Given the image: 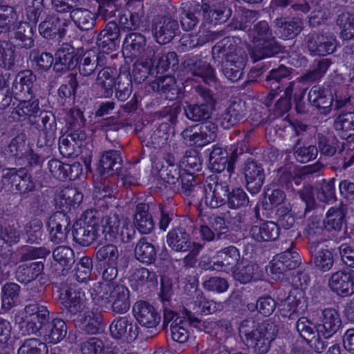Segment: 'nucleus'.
Here are the masks:
<instances>
[{
  "label": "nucleus",
  "instance_id": "obj_10",
  "mask_svg": "<svg viewBox=\"0 0 354 354\" xmlns=\"http://www.w3.org/2000/svg\"><path fill=\"white\" fill-rule=\"evenodd\" d=\"M186 317H177L170 326L171 335L174 341L184 343L189 337L187 326H193L201 328L203 326L202 321L192 312L185 310Z\"/></svg>",
  "mask_w": 354,
  "mask_h": 354
},
{
  "label": "nucleus",
  "instance_id": "obj_64",
  "mask_svg": "<svg viewBox=\"0 0 354 354\" xmlns=\"http://www.w3.org/2000/svg\"><path fill=\"white\" fill-rule=\"evenodd\" d=\"M18 354H47L46 344L37 338L26 339L17 351Z\"/></svg>",
  "mask_w": 354,
  "mask_h": 354
},
{
  "label": "nucleus",
  "instance_id": "obj_24",
  "mask_svg": "<svg viewBox=\"0 0 354 354\" xmlns=\"http://www.w3.org/2000/svg\"><path fill=\"white\" fill-rule=\"evenodd\" d=\"M284 47L274 37L258 41L252 49L250 56L254 62L274 57L283 51Z\"/></svg>",
  "mask_w": 354,
  "mask_h": 354
},
{
  "label": "nucleus",
  "instance_id": "obj_57",
  "mask_svg": "<svg viewBox=\"0 0 354 354\" xmlns=\"http://www.w3.org/2000/svg\"><path fill=\"white\" fill-rule=\"evenodd\" d=\"M53 259L63 267L64 270H69L75 262V253L68 246H57L53 251Z\"/></svg>",
  "mask_w": 354,
  "mask_h": 354
},
{
  "label": "nucleus",
  "instance_id": "obj_62",
  "mask_svg": "<svg viewBox=\"0 0 354 354\" xmlns=\"http://www.w3.org/2000/svg\"><path fill=\"white\" fill-rule=\"evenodd\" d=\"M17 18L14 7L0 4V35L10 32Z\"/></svg>",
  "mask_w": 354,
  "mask_h": 354
},
{
  "label": "nucleus",
  "instance_id": "obj_61",
  "mask_svg": "<svg viewBox=\"0 0 354 354\" xmlns=\"http://www.w3.org/2000/svg\"><path fill=\"white\" fill-rule=\"evenodd\" d=\"M83 297L84 294L80 290L73 287L61 289L59 294V300L63 306H67V305L86 306Z\"/></svg>",
  "mask_w": 354,
  "mask_h": 354
},
{
  "label": "nucleus",
  "instance_id": "obj_11",
  "mask_svg": "<svg viewBox=\"0 0 354 354\" xmlns=\"http://www.w3.org/2000/svg\"><path fill=\"white\" fill-rule=\"evenodd\" d=\"M243 171L247 189L252 194L259 193L266 177L262 164L254 159H248L245 162Z\"/></svg>",
  "mask_w": 354,
  "mask_h": 354
},
{
  "label": "nucleus",
  "instance_id": "obj_46",
  "mask_svg": "<svg viewBox=\"0 0 354 354\" xmlns=\"http://www.w3.org/2000/svg\"><path fill=\"white\" fill-rule=\"evenodd\" d=\"M33 35L31 25L28 22H20L15 30L13 41L19 48L30 49L34 45Z\"/></svg>",
  "mask_w": 354,
  "mask_h": 354
},
{
  "label": "nucleus",
  "instance_id": "obj_14",
  "mask_svg": "<svg viewBox=\"0 0 354 354\" xmlns=\"http://www.w3.org/2000/svg\"><path fill=\"white\" fill-rule=\"evenodd\" d=\"M133 314L136 321L143 327L156 328L160 322L161 316L148 301H138L133 306Z\"/></svg>",
  "mask_w": 354,
  "mask_h": 354
},
{
  "label": "nucleus",
  "instance_id": "obj_43",
  "mask_svg": "<svg viewBox=\"0 0 354 354\" xmlns=\"http://www.w3.org/2000/svg\"><path fill=\"white\" fill-rule=\"evenodd\" d=\"M146 38L140 32L129 33L124 41V49L130 53L131 56L139 57L145 52Z\"/></svg>",
  "mask_w": 354,
  "mask_h": 354
},
{
  "label": "nucleus",
  "instance_id": "obj_22",
  "mask_svg": "<svg viewBox=\"0 0 354 354\" xmlns=\"http://www.w3.org/2000/svg\"><path fill=\"white\" fill-rule=\"evenodd\" d=\"M308 249L311 254V261L317 269L322 272L331 269L334 263V255L331 250L322 248L318 241L309 242Z\"/></svg>",
  "mask_w": 354,
  "mask_h": 354
},
{
  "label": "nucleus",
  "instance_id": "obj_23",
  "mask_svg": "<svg viewBox=\"0 0 354 354\" xmlns=\"http://www.w3.org/2000/svg\"><path fill=\"white\" fill-rule=\"evenodd\" d=\"M293 68L280 64L277 68H272L266 77V86L270 88V91L268 95V99L271 101L283 88V81L289 78L293 73Z\"/></svg>",
  "mask_w": 354,
  "mask_h": 354
},
{
  "label": "nucleus",
  "instance_id": "obj_49",
  "mask_svg": "<svg viewBox=\"0 0 354 354\" xmlns=\"http://www.w3.org/2000/svg\"><path fill=\"white\" fill-rule=\"evenodd\" d=\"M29 59L34 64L36 71H48L55 63V58L50 53L40 52L38 49H33L30 52Z\"/></svg>",
  "mask_w": 354,
  "mask_h": 354
},
{
  "label": "nucleus",
  "instance_id": "obj_36",
  "mask_svg": "<svg viewBox=\"0 0 354 354\" xmlns=\"http://www.w3.org/2000/svg\"><path fill=\"white\" fill-rule=\"evenodd\" d=\"M44 270V264L41 261L24 263L17 267L15 277L19 282L28 284L35 281L42 274Z\"/></svg>",
  "mask_w": 354,
  "mask_h": 354
},
{
  "label": "nucleus",
  "instance_id": "obj_52",
  "mask_svg": "<svg viewBox=\"0 0 354 354\" xmlns=\"http://www.w3.org/2000/svg\"><path fill=\"white\" fill-rule=\"evenodd\" d=\"M116 97L120 101H125L132 91L131 75L129 72L120 73L114 85Z\"/></svg>",
  "mask_w": 354,
  "mask_h": 354
},
{
  "label": "nucleus",
  "instance_id": "obj_26",
  "mask_svg": "<svg viewBox=\"0 0 354 354\" xmlns=\"http://www.w3.org/2000/svg\"><path fill=\"white\" fill-rule=\"evenodd\" d=\"M156 206L148 203H140L136 207L133 225L141 234H149L154 229V222L149 210Z\"/></svg>",
  "mask_w": 354,
  "mask_h": 354
},
{
  "label": "nucleus",
  "instance_id": "obj_38",
  "mask_svg": "<svg viewBox=\"0 0 354 354\" xmlns=\"http://www.w3.org/2000/svg\"><path fill=\"white\" fill-rule=\"evenodd\" d=\"M333 127L341 138L347 140L354 136V111H342L335 119Z\"/></svg>",
  "mask_w": 354,
  "mask_h": 354
},
{
  "label": "nucleus",
  "instance_id": "obj_53",
  "mask_svg": "<svg viewBox=\"0 0 354 354\" xmlns=\"http://www.w3.org/2000/svg\"><path fill=\"white\" fill-rule=\"evenodd\" d=\"M181 185V192L187 196H196L203 192V188L198 185L193 173L190 171H184L182 173L180 179Z\"/></svg>",
  "mask_w": 354,
  "mask_h": 354
},
{
  "label": "nucleus",
  "instance_id": "obj_56",
  "mask_svg": "<svg viewBox=\"0 0 354 354\" xmlns=\"http://www.w3.org/2000/svg\"><path fill=\"white\" fill-rule=\"evenodd\" d=\"M119 256L118 247L112 243L95 248V259L101 264L118 263Z\"/></svg>",
  "mask_w": 354,
  "mask_h": 354
},
{
  "label": "nucleus",
  "instance_id": "obj_1",
  "mask_svg": "<svg viewBox=\"0 0 354 354\" xmlns=\"http://www.w3.org/2000/svg\"><path fill=\"white\" fill-rule=\"evenodd\" d=\"M279 332V326L272 320L262 323L253 319H246L241 322L239 333L245 337L247 344L252 346L257 354H266L270 349V343Z\"/></svg>",
  "mask_w": 354,
  "mask_h": 354
},
{
  "label": "nucleus",
  "instance_id": "obj_60",
  "mask_svg": "<svg viewBox=\"0 0 354 354\" xmlns=\"http://www.w3.org/2000/svg\"><path fill=\"white\" fill-rule=\"evenodd\" d=\"M19 292L20 286L17 283H6L1 290L2 308L6 310L12 308L19 298Z\"/></svg>",
  "mask_w": 354,
  "mask_h": 354
},
{
  "label": "nucleus",
  "instance_id": "obj_59",
  "mask_svg": "<svg viewBox=\"0 0 354 354\" xmlns=\"http://www.w3.org/2000/svg\"><path fill=\"white\" fill-rule=\"evenodd\" d=\"M296 328L300 336L307 342L316 338L317 335L321 334L319 324L315 325L312 322L304 317L298 319Z\"/></svg>",
  "mask_w": 354,
  "mask_h": 354
},
{
  "label": "nucleus",
  "instance_id": "obj_63",
  "mask_svg": "<svg viewBox=\"0 0 354 354\" xmlns=\"http://www.w3.org/2000/svg\"><path fill=\"white\" fill-rule=\"evenodd\" d=\"M336 22L344 39H354V13L342 12L338 15Z\"/></svg>",
  "mask_w": 354,
  "mask_h": 354
},
{
  "label": "nucleus",
  "instance_id": "obj_5",
  "mask_svg": "<svg viewBox=\"0 0 354 354\" xmlns=\"http://www.w3.org/2000/svg\"><path fill=\"white\" fill-rule=\"evenodd\" d=\"M101 297L111 303V310L117 314H124L130 308L129 291L123 285L105 283L101 286Z\"/></svg>",
  "mask_w": 354,
  "mask_h": 354
},
{
  "label": "nucleus",
  "instance_id": "obj_39",
  "mask_svg": "<svg viewBox=\"0 0 354 354\" xmlns=\"http://www.w3.org/2000/svg\"><path fill=\"white\" fill-rule=\"evenodd\" d=\"M67 326L66 322L60 318H54L44 326V338L49 343L57 344L66 335Z\"/></svg>",
  "mask_w": 354,
  "mask_h": 354
},
{
  "label": "nucleus",
  "instance_id": "obj_54",
  "mask_svg": "<svg viewBox=\"0 0 354 354\" xmlns=\"http://www.w3.org/2000/svg\"><path fill=\"white\" fill-rule=\"evenodd\" d=\"M25 11L30 22L36 24L46 15L44 0H24Z\"/></svg>",
  "mask_w": 354,
  "mask_h": 354
},
{
  "label": "nucleus",
  "instance_id": "obj_44",
  "mask_svg": "<svg viewBox=\"0 0 354 354\" xmlns=\"http://www.w3.org/2000/svg\"><path fill=\"white\" fill-rule=\"evenodd\" d=\"M286 199V194L283 190L274 185H270L264 189L262 207L266 210L271 209L283 204Z\"/></svg>",
  "mask_w": 354,
  "mask_h": 354
},
{
  "label": "nucleus",
  "instance_id": "obj_12",
  "mask_svg": "<svg viewBox=\"0 0 354 354\" xmlns=\"http://www.w3.org/2000/svg\"><path fill=\"white\" fill-rule=\"evenodd\" d=\"M80 55L71 45L59 48L55 54V63L53 66L56 73H64L73 71L78 65Z\"/></svg>",
  "mask_w": 354,
  "mask_h": 354
},
{
  "label": "nucleus",
  "instance_id": "obj_47",
  "mask_svg": "<svg viewBox=\"0 0 354 354\" xmlns=\"http://www.w3.org/2000/svg\"><path fill=\"white\" fill-rule=\"evenodd\" d=\"M116 71L112 68H102L97 76L96 84L103 91V95L109 97L113 95L115 84Z\"/></svg>",
  "mask_w": 354,
  "mask_h": 354
},
{
  "label": "nucleus",
  "instance_id": "obj_16",
  "mask_svg": "<svg viewBox=\"0 0 354 354\" xmlns=\"http://www.w3.org/2000/svg\"><path fill=\"white\" fill-rule=\"evenodd\" d=\"M66 133V137L62 136L59 138V151L65 157L77 156L81 152V148L87 143V134L85 131Z\"/></svg>",
  "mask_w": 354,
  "mask_h": 354
},
{
  "label": "nucleus",
  "instance_id": "obj_19",
  "mask_svg": "<svg viewBox=\"0 0 354 354\" xmlns=\"http://www.w3.org/2000/svg\"><path fill=\"white\" fill-rule=\"evenodd\" d=\"M203 19L214 25L225 22L232 15L231 7L225 2L210 5L208 1L202 0Z\"/></svg>",
  "mask_w": 354,
  "mask_h": 354
},
{
  "label": "nucleus",
  "instance_id": "obj_42",
  "mask_svg": "<svg viewBox=\"0 0 354 354\" xmlns=\"http://www.w3.org/2000/svg\"><path fill=\"white\" fill-rule=\"evenodd\" d=\"M183 110L186 118L192 122H203L209 119L213 111L200 102L191 103L187 101L185 102Z\"/></svg>",
  "mask_w": 354,
  "mask_h": 354
},
{
  "label": "nucleus",
  "instance_id": "obj_40",
  "mask_svg": "<svg viewBox=\"0 0 354 354\" xmlns=\"http://www.w3.org/2000/svg\"><path fill=\"white\" fill-rule=\"evenodd\" d=\"M219 260L214 261L218 270H227L233 268L239 262L240 254L239 250L234 246H228L217 252Z\"/></svg>",
  "mask_w": 354,
  "mask_h": 354
},
{
  "label": "nucleus",
  "instance_id": "obj_25",
  "mask_svg": "<svg viewBox=\"0 0 354 354\" xmlns=\"http://www.w3.org/2000/svg\"><path fill=\"white\" fill-rule=\"evenodd\" d=\"M245 102L241 100L232 102L223 113L219 115L218 120L223 129H229L241 122L245 115Z\"/></svg>",
  "mask_w": 354,
  "mask_h": 354
},
{
  "label": "nucleus",
  "instance_id": "obj_45",
  "mask_svg": "<svg viewBox=\"0 0 354 354\" xmlns=\"http://www.w3.org/2000/svg\"><path fill=\"white\" fill-rule=\"evenodd\" d=\"M0 66L7 71H17L15 45L7 41H0Z\"/></svg>",
  "mask_w": 354,
  "mask_h": 354
},
{
  "label": "nucleus",
  "instance_id": "obj_55",
  "mask_svg": "<svg viewBox=\"0 0 354 354\" xmlns=\"http://www.w3.org/2000/svg\"><path fill=\"white\" fill-rule=\"evenodd\" d=\"M233 277L241 283H247L259 278V266L257 264L248 263L239 266L233 271Z\"/></svg>",
  "mask_w": 354,
  "mask_h": 354
},
{
  "label": "nucleus",
  "instance_id": "obj_31",
  "mask_svg": "<svg viewBox=\"0 0 354 354\" xmlns=\"http://www.w3.org/2000/svg\"><path fill=\"white\" fill-rule=\"evenodd\" d=\"M279 232L278 225L273 221H265L260 225H252L250 230V236L259 243L277 240Z\"/></svg>",
  "mask_w": 354,
  "mask_h": 354
},
{
  "label": "nucleus",
  "instance_id": "obj_58",
  "mask_svg": "<svg viewBox=\"0 0 354 354\" xmlns=\"http://www.w3.org/2000/svg\"><path fill=\"white\" fill-rule=\"evenodd\" d=\"M277 217L276 225L284 230L292 228L296 221V215L292 211V205L288 203L286 205L279 207L275 213Z\"/></svg>",
  "mask_w": 354,
  "mask_h": 354
},
{
  "label": "nucleus",
  "instance_id": "obj_2",
  "mask_svg": "<svg viewBox=\"0 0 354 354\" xmlns=\"http://www.w3.org/2000/svg\"><path fill=\"white\" fill-rule=\"evenodd\" d=\"M212 56L214 62L246 66L248 55L245 50L236 44L234 37H225L216 43L212 48Z\"/></svg>",
  "mask_w": 354,
  "mask_h": 354
},
{
  "label": "nucleus",
  "instance_id": "obj_20",
  "mask_svg": "<svg viewBox=\"0 0 354 354\" xmlns=\"http://www.w3.org/2000/svg\"><path fill=\"white\" fill-rule=\"evenodd\" d=\"M36 80V75L31 70H22L18 72L10 88L14 99L26 97V94L32 98L34 94L32 87Z\"/></svg>",
  "mask_w": 354,
  "mask_h": 354
},
{
  "label": "nucleus",
  "instance_id": "obj_7",
  "mask_svg": "<svg viewBox=\"0 0 354 354\" xmlns=\"http://www.w3.org/2000/svg\"><path fill=\"white\" fill-rule=\"evenodd\" d=\"M140 328L130 316L117 317L109 326L111 336L116 340L134 341L138 336Z\"/></svg>",
  "mask_w": 354,
  "mask_h": 354
},
{
  "label": "nucleus",
  "instance_id": "obj_51",
  "mask_svg": "<svg viewBox=\"0 0 354 354\" xmlns=\"http://www.w3.org/2000/svg\"><path fill=\"white\" fill-rule=\"evenodd\" d=\"M156 59H157L156 65L157 73H162L169 71L174 73L178 68L179 60L176 53L174 51L158 53L155 58V62Z\"/></svg>",
  "mask_w": 354,
  "mask_h": 354
},
{
  "label": "nucleus",
  "instance_id": "obj_35",
  "mask_svg": "<svg viewBox=\"0 0 354 354\" xmlns=\"http://www.w3.org/2000/svg\"><path fill=\"white\" fill-rule=\"evenodd\" d=\"M333 64L330 58L322 57L313 60L311 68L300 77L304 83H314L321 80Z\"/></svg>",
  "mask_w": 354,
  "mask_h": 354
},
{
  "label": "nucleus",
  "instance_id": "obj_6",
  "mask_svg": "<svg viewBox=\"0 0 354 354\" xmlns=\"http://www.w3.org/2000/svg\"><path fill=\"white\" fill-rule=\"evenodd\" d=\"M4 172L3 183L10 185L12 189L19 192L20 195L25 196L35 190V183L25 167L8 168L4 169Z\"/></svg>",
  "mask_w": 354,
  "mask_h": 354
},
{
  "label": "nucleus",
  "instance_id": "obj_21",
  "mask_svg": "<svg viewBox=\"0 0 354 354\" xmlns=\"http://www.w3.org/2000/svg\"><path fill=\"white\" fill-rule=\"evenodd\" d=\"M149 89L157 92L162 97L170 101L176 100L181 94L180 88L171 75L160 76L149 84Z\"/></svg>",
  "mask_w": 354,
  "mask_h": 354
},
{
  "label": "nucleus",
  "instance_id": "obj_15",
  "mask_svg": "<svg viewBox=\"0 0 354 354\" xmlns=\"http://www.w3.org/2000/svg\"><path fill=\"white\" fill-rule=\"evenodd\" d=\"M39 25L40 35L46 39H53L56 36L62 38L66 32L69 21L56 15H47Z\"/></svg>",
  "mask_w": 354,
  "mask_h": 354
},
{
  "label": "nucleus",
  "instance_id": "obj_28",
  "mask_svg": "<svg viewBox=\"0 0 354 354\" xmlns=\"http://www.w3.org/2000/svg\"><path fill=\"white\" fill-rule=\"evenodd\" d=\"M274 26L281 37L286 39L297 37L304 28L302 19L297 17H277L274 20Z\"/></svg>",
  "mask_w": 354,
  "mask_h": 354
},
{
  "label": "nucleus",
  "instance_id": "obj_32",
  "mask_svg": "<svg viewBox=\"0 0 354 354\" xmlns=\"http://www.w3.org/2000/svg\"><path fill=\"white\" fill-rule=\"evenodd\" d=\"M322 324L319 330L325 339L330 337L341 327L342 320L338 312L334 308H325L322 312Z\"/></svg>",
  "mask_w": 354,
  "mask_h": 354
},
{
  "label": "nucleus",
  "instance_id": "obj_48",
  "mask_svg": "<svg viewBox=\"0 0 354 354\" xmlns=\"http://www.w3.org/2000/svg\"><path fill=\"white\" fill-rule=\"evenodd\" d=\"M346 212L342 207H330L324 218L325 230L338 232L345 223Z\"/></svg>",
  "mask_w": 354,
  "mask_h": 354
},
{
  "label": "nucleus",
  "instance_id": "obj_4",
  "mask_svg": "<svg viewBox=\"0 0 354 354\" xmlns=\"http://www.w3.org/2000/svg\"><path fill=\"white\" fill-rule=\"evenodd\" d=\"M151 30L157 43L165 45L170 43L180 34L178 21L168 15H158L152 21Z\"/></svg>",
  "mask_w": 354,
  "mask_h": 354
},
{
  "label": "nucleus",
  "instance_id": "obj_8",
  "mask_svg": "<svg viewBox=\"0 0 354 354\" xmlns=\"http://www.w3.org/2000/svg\"><path fill=\"white\" fill-rule=\"evenodd\" d=\"M306 48L312 56L324 57L336 50L337 40L333 36L320 32L310 33L306 38Z\"/></svg>",
  "mask_w": 354,
  "mask_h": 354
},
{
  "label": "nucleus",
  "instance_id": "obj_29",
  "mask_svg": "<svg viewBox=\"0 0 354 354\" xmlns=\"http://www.w3.org/2000/svg\"><path fill=\"white\" fill-rule=\"evenodd\" d=\"M122 221L117 214L97 217V227L100 235V242L103 240L111 241L119 234Z\"/></svg>",
  "mask_w": 354,
  "mask_h": 354
},
{
  "label": "nucleus",
  "instance_id": "obj_41",
  "mask_svg": "<svg viewBox=\"0 0 354 354\" xmlns=\"http://www.w3.org/2000/svg\"><path fill=\"white\" fill-rule=\"evenodd\" d=\"M135 258L142 263L149 265L156 260L157 254L155 246L142 237L134 248Z\"/></svg>",
  "mask_w": 354,
  "mask_h": 354
},
{
  "label": "nucleus",
  "instance_id": "obj_18",
  "mask_svg": "<svg viewBox=\"0 0 354 354\" xmlns=\"http://www.w3.org/2000/svg\"><path fill=\"white\" fill-rule=\"evenodd\" d=\"M308 99L320 114L328 115L331 111L333 95L330 89L314 86L308 93Z\"/></svg>",
  "mask_w": 354,
  "mask_h": 354
},
{
  "label": "nucleus",
  "instance_id": "obj_37",
  "mask_svg": "<svg viewBox=\"0 0 354 354\" xmlns=\"http://www.w3.org/2000/svg\"><path fill=\"white\" fill-rule=\"evenodd\" d=\"M71 20L82 31L93 29L96 24L97 15L86 8L77 6L71 11Z\"/></svg>",
  "mask_w": 354,
  "mask_h": 354
},
{
  "label": "nucleus",
  "instance_id": "obj_27",
  "mask_svg": "<svg viewBox=\"0 0 354 354\" xmlns=\"http://www.w3.org/2000/svg\"><path fill=\"white\" fill-rule=\"evenodd\" d=\"M122 160L118 151L110 150L104 152L100 159L97 171L100 176H112L121 171Z\"/></svg>",
  "mask_w": 354,
  "mask_h": 354
},
{
  "label": "nucleus",
  "instance_id": "obj_33",
  "mask_svg": "<svg viewBox=\"0 0 354 354\" xmlns=\"http://www.w3.org/2000/svg\"><path fill=\"white\" fill-rule=\"evenodd\" d=\"M28 304L24 307V315L27 318H32L39 322V325H46L50 321V310L46 302L42 299H27Z\"/></svg>",
  "mask_w": 354,
  "mask_h": 354
},
{
  "label": "nucleus",
  "instance_id": "obj_17",
  "mask_svg": "<svg viewBox=\"0 0 354 354\" xmlns=\"http://www.w3.org/2000/svg\"><path fill=\"white\" fill-rule=\"evenodd\" d=\"M204 188L206 192L205 203L212 208H217L225 204H227L230 193L227 183L214 181L213 183H207Z\"/></svg>",
  "mask_w": 354,
  "mask_h": 354
},
{
  "label": "nucleus",
  "instance_id": "obj_34",
  "mask_svg": "<svg viewBox=\"0 0 354 354\" xmlns=\"http://www.w3.org/2000/svg\"><path fill=\"white\" fill-rule=\"evenodd\" d=\"M167 243L176 252H186L192 245L189 234L181 226H174L167 233Z\"/></svg>",
  "mask_w": 354,
  "mask_h": 354
},
{
  "label": "nucleus",
  "instance_id": "obj_50",
  "mask_svg": "<svg viewBox=\"0 0 354 354\" xmlns=\"http://www.w3.org/2000/svg\"><path fill=\"white\" fill-rule=\"evenodd\" d=\"M229 165L228 153L221 147L214 146L209 154V168L216 173H221Z\"/></svg>",
  "mask_w": 354,
  "mask_h": 354
},
{
  "label": "nucleus",
  "instance_id": "obj_30",
  "mask_svg": "<svg viewBox=\"0 0 354 354\" xmlns=\"http://www.w3.org/2000/svg\"><path fill=\"white\" fill-rule=\"evenodd\" d=\"M203 17L202 0H192L187 9H184L180 14V24L185 31L193 30Z\"/></svg>",
  "mask_w": 354,
  "mask_h": 354
},
{
  "label": "nucleus",
  "instance_id": "obj_9",
  "mask_svg": "<svg viewBox=\"0 0 354 354\" xmlns=\"http://www.w3.org/2000/svg\"><path fill=\"white\" fill-rule=\"evenodd\" d=\"M183 70L193 76L201 77L207 84L214 82V70L209 63L198 56H187L182 62Z\"/></svg>",
  "mask_w": 354,
  "mask_h": 354
},
{
  "label": "nucleus",
  "instance_id": "obj_13",
  "mask_svg": "<svg viewBox=\"0 0 354 354\" xmlns=\"http://www.w3.org/2000/svg\"><path fill=\"white\" fill-rule=\"evenodd\" d=\"M328 286L334 292L342 297L354 294V270H343L333 273L329 280Z\"/></svg>",
  "mask_w": 354,
  "mask_h": 354
},
{
  "label": "nucleus",
  "instance_id": "obj_3",
  "mask_svg": "<svg viewBox=\"0 0 354 354\" xmlns=\"http://www.w3.org/2000/svg\"><path fill=\"white\" fill-rule=\"evenodd\" d=\"M97 216L93 212H86L72 226L73 241L83 247H87L95 241H100L97 227Z\"/></svg>",
  "mask_w": 354,
  "mask_h": 354
}]
</instances>
